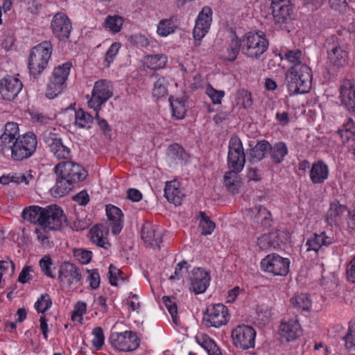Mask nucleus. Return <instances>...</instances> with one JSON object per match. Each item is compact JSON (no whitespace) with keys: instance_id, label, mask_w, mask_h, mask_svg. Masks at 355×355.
Segmentation results:
<instances>
[{"instance_id":"4","label":"nucleus","mask_w":355,"mask_h":355,"mask_svg":"<svg viewBox=\"0 0 355 355\" xmlns=\"http://www.w3.org/2000/svg\"><path fill=\"white\" fill-rule=\"evenodd\" d=\"M241 42L242 53L252 59H259L268 48V41L263 33L249 32Z\"/></svg>"},{"instance_id":"28","label":"nucleus","mask_w":355,"mask_h":355,"mask_svg":"<svg viewBox=\"0 0 355 355\" xmlns=\"http://www.w3.org/2000/svg\"><path fill=\"white\" fill-rule=\"evenodd\" d=\"M279 331L282 337L287 341L294 340L302 335V328L297 319L282 322Z\"/></svg>"},{"instance_id":"53","label":"nucleus","mask_w":355,"mask_h":355,"mask_svg":"<svg viewBox=\"0 0 355 355\" xmlns=\"http://www.w3.org/2000/svg\"><path fill=\"white\" fill-rule=\"evenodd\" d=\"M201 346L208 352L209 355H222V352L213 339L207 336L203 338Z\"/></svg>"},{"instance_id":"18","label":"nucleus","mask_w":355,"mask_h":355,"mask_svg":"<svg viewBox=\"0 0 355 355\" xmlns=\"http://www.w3.org/2000/svg\"><path fill=\"white\" fill-rule=\"evenodd\" d=\"M23 88L21 81L10 75H7L0 79V95L8 101L14 100Z\"/></svg>"},{"instance_id":"2","label":"nucleus","mask_w":355,"mask_h":355,"mask_svg":"<svg viewBox=\"0 0 355 355\" xmlns=\"http://www.w3.org/2000/svg\"><path fill=\"white\" fill-rule=\"evenodd\" d=\"M37 147V136L33 132H28L18 137L6 155H10L14 161H23L31 157L35 153Z\"/></svg>"},{"instance_id":"23","label":"nucleus","mask_w":355,"mask_h":355,"mask_svg":"<svg viewBox=\"0 0 355 355\" xmlns=\"http://www.w3.org/2000/svg\"><path fill=\"white\" fill-rule=\"evenodd\" d=\"M336 239L332 232H322L320 234H313L306 241V251L315 252L323 246H329L335 243Z\"/></svg>"},{"instance_id":"51","label":"nucleus","mask_w":355,"mask_h":355,"mask_svg":"<svg viewBox=\"0 0 355 355\" xmlns=\"http://www.w3.org/2000/svg\"><path fill=\"white\" fill-rule=\"evenodd\" d=\"M149 67L153 69L164 68L167 62V57L163 54H155L148 58Z\"/></svg>"},{"instance_id":"56","label":"nucleus","mask_w":355,"mask_h":355,"mask_svg":"<svg viewBox=\"0 0 355 355\" xmlns=\"http://www.w3.org/2000/svg\"><path fill=\"white\" fill-rule=\"evenodd\" d=\"M120 48L121 44L119 42H114L109 47L105 55V67H110V64L114 61L118 54Z\"/></svg>"},{"instance_id":"11","label":"nucleus","mask_w":355,"mask_h":355,"mask_svg":"<svg viewBox=\"0 0 355 355\" xmlns=\"http://www.w3.org/2000/svg\"><path fill=\"white\" fill-rule=\"evenodd\" d=\"M113 96L111 83L107 80H100L94 83L92 96L88 101V106L98 111L101 107Z\"/></svg>"},{"instance_id":"59","label":"nucleus","mask_w":355,"mask_h":355,"mask_svg":"<svg viewBox=\"0 0 355 355\" xmlns=\"http://www.w3.org/2000/svg\"><path fill=\"white\" fill-rule=\"evenodd\" d=\"M92 335L94 336L92 339V344L96 350L101 349L104 345L105 341L103 329L101 327L94 328L92 331Z\"/></svg>"},{"instance_id":"32","label":"nucleus","mask_w":355,"mask_h":355,"mask_svg":"<svg viewBox=\"0 0 355 355\" xmlns=\"http://www.w3.org/2000/svg\"><path fill=\"white\" fill-rule=\"evenodd\" d=\"M184 196L179 182L173 180L166 183L164 196L168 202L175 205H180Z\"/></svg>"},{"instance_id":"9","label":"nucleus","mask_w":355,"mask_h":355,"mask_svg":"<svg viewBox=\"0 0 355 355\" xmlns=\"http://www.w3.org/2000/svg\"><path fill=\"white\" fill-rule=\"evenodd\" d=\"M324 47L327 49L328 60L331 65L340 68L347 62L348 53L337 37L331 36L326 40Z\"/></svg>"},{"instance_id":"1","label":"nucleus","mask_w":355,"mask_h":355,"mask_svg":"<svg viewBox=\"0 0 355 355\" xmlns=\"http://www.w3.org/2000/svg\"><path fill=\"white\" fill-rule=\"evenodd\" d=\"M311 69L303 63L290 67L286 73L287 87L290 95L307 93L311 87Z\"/></svg>"},{"instance_id":"13","label":"nucleus","mask_w":355,"mask_h":355,"mask_svg":"<svg viewBox=\"0 0 355 355\" xmlns=\"http://www.w3.org/2000/svg\"><path fill=\"white\" fill-rule=\"evenodd\" d=\"M230 318L229 310L223 304L218 303L209 305L207 308L203 322L207 327L219 328L225 325Z\"/></svg>"},{"instance_id":"31","label":"nucleus","mask_w":355,"mask_h":355,"mask_svg":"<svg viewBox=\"0 0 355 355\" xmlns=\"http://www.w3.org/2000/svg\"><path fill=\"white\" fill-rule=\"evenodd\" d=\"M268 154L272 162L276 164H281L288 154V148L284 141H277L273 144L268 141Z\"/></svg>"},{"instance_id":"60","label":"nucleus","mask_w":355,"mask_h":355,"mask_svg":"<svg viewBox=\"0 0 355 355\" xmlns=\"http://www.w3.org/2000/svg\"><path fill=\"white\" fill-rule=\"evenodd\" d=\"M237 103L241 105L244 109L250 108L252 105L251 94L245 90L237 93Z\"/></svg>"},{"instance_id":"30","label":"nucleus","mask_w":355,"mask_h":355,"mask_svg":"<svg viewBox=\"0 0 355 355\" xmlns=\"http://www.w3.org/2000/svg\"><path fill=\"white\" fill-rule=\"evenodd\" d=\"M271 8L275 24L280 25L286 23L293 11V6L290 0H285L284 3L271 7Z\"/></svg>"},{"instance_id":"33","label":"nucleus","mask_w":355,"mask_h":355,"mask_svg":"<svg viewBox=\"0 0 355 355\" xmlns=\"http://www.w3.org/2000/svg\"><path fill=\"white\" fill-rule=\"evenodd\" d=\"M346 211L347 207L345 206L340 204L338 201H334L330 203L325 220L330 225H338Z\"/></svg>"},{"instance_id":"35","label":"nucleus","mask_w":355,"mask_h":355,"mask_svg":"<svg viewBox=\"0 0 355 355\" xmlns=\"http://www.w3.org/2000/svg\"><path fill=\"white\" fill-rule=\"evenodd\" d=\"M43 211L44 207L32 205L24 209L21 217L31 223L39 225L42 227Z\"/></svg>"},{"instance_id":"29","label":"nucleus","mask_w":355,"mask_h":355,"mask_svg":"<svg viewBox=\"0 0 355 355\" xmlns=\"http://www.w3.org/2000/svg\"><path fill=\"white\" fill-rule=\"evenodd\" d=\"M248 216L254 223L261 224L263 226L268 227L272 223V216L270 212L261 205L255 206L247 210Z\"/></svg>"},{"instance_id":"62","label":"nucleus","mask_w":355,"mask_h":355,"mask_svg":"<svg viewBox=\"0 0 355 355\" xmlns=\"http://www.w3.org/2000/svg\"><path fill=\"white\" fill-rule=\"evenodd\" d=\"M88 273L87 281L92 289H96L100 286L101 278L97 269L87 270Z\"/></svg>"},{"instance_id":"49","label":"nucleus","mask_w":355,"mask_h":355,"mask_svg":"<svg viewBox=\"0 0 355 355\" xmlns=\"http://www.w3.org/2000/svg\"><path fill=\"white\" fill-rule=\"evenodd\" d=\"M162 300L166 309L171 314L173 323L176 325H178L180 324V320L178 317V307L175 302L173 300V298L168 296H164Z\"/></svg>"},{"instance_id":"42","label":"nucleus","mask_w":355,"mask_h":355,"mask_svg":"<svg viewBox=\"0 0 355 355\" xmlns=\"http://www.w3.org/2000/svg\"><path fill=\"white\" fill-rule=\"evenodd\" d=\"M293 307L302 311H308L311 306V300L306 293L296 294L291 299Z\"/></svg>"},{"instance_id":"24","label":"nucleus","mask_w":355,"mask_h":355,"mask_svg":"<svg viewBox=\"0 0 355 355\" xmlns=\"http://www.w3.org/2000/svg\"><path fill=\"white\" fill-rule=\"evenodd\" d=\"M19 129L18 124L15 122H8L4 125L3 132L0 136V153L6 155V150L11 146L12 143L18 139Z\"/></svg>"},{"instance_id":"7","label":"nucleus","mask_w":355,"mask_h":355,"mask_svg":"<svg viewBox=\"0 0 355 355\" xmlns=\"http://www.w3.org/2000/svg\"><path fill=\"white\" fill-rule=\"evenodd\" d=\"M109 341L112 347L120 352H131L137 349L140 345V339L132 331L113 332Z\"/></svg>"},{"instance_id":"48","label":"nucleus","mask_w":355,"mask_h":355,"mask_svg":"<svg viewBox=\"0 0 355 355\" xmlns=\"http://www.w3.org/2000/svg\"><path fill=\"white\" fill-rule=\"evenodd\" d=\"M201 219L199 223L200 231L203 235L211 234L215 229V223L205 215L204 212H200Z\"/></svg>"},{"instance_id":"6","label":"nucleus","mask_w":355,"mask_h":355,"mask_svg":"<svg viewBox=\"0 0 355 355\" xmlns=\"http://www.w3.org/2000/svg\"><path fill=\"white\" fill-rule=\"evenodd\" d=\"M72 64L67 62L54 68L49 83L47 85L46 96L53 99L62 93L66 85Z\"/></svg>"},{"instance_id":"43","label":"nucleus","mask_w":355,"mask_h":355,"mask_svg":"<svg viewBox=\"0 0 355 355\" xmlns=\"http://www.w3.org/2000/svg\"><path fill=\"white\" fill-rule=\"evenodd\" d=\"M93 119V116L83 109H78L76 111L75 125L80 128H90Z\"/></svg>"},{"instance_id":"41","label":"nucleus","mask_w":355,"mask_h":355,"mask_svg":"<svg viewBox=\"0 0 355 355\" xmlns=\"http://www.w3.org/2000/svg\"><path fill=\"white\" fill-rule=\"evenodd\" d=\"M168 81L164 77H159L153 83L152 95L154 98L159 99L168 95Z\"/></svg>"},{"instance_id":"54","label":"nucleus","mask_w":355,"mask_h":355,"mask_svg":"<svg viewBox=\"0 0 355 355\" xmlns=\"http://www.w3.org/2000/svg\"><path fill=\"white\" fill-rule=\"evenodd\" d=\"M122 272L114 265L111 264L109 267L108 278L110 284L112 286H117L119 282H125V278L121 277Z\"/></svg>"},{"instance_id":"57","label":"nucleus","mask_w":355,"mask_h":355,"mask_svg":"<svg viewBox=\"0 0 355 355\" xmlns=\"http://www.w3.org/2000/svg\"><path fill=\"white\" fill-rule=\"evenodd\" d=\"M40 267L44 274L52 279L55 277V275L51 272V266L53 265V261L51 258L49 256H44L39 262Z\"/></svg>"},{"instance_id":"25","label":"nucleus","mask_w":355,"mask_h":355,"mask_svg":"<svg viewBox=\"0 0 355 355\" xmlns=\"http://www.w3.org/2000/svg\"><path fill=\"white\" fill-rule=\"evenodd\" d=\"M329 175V166L322 160L314 162L309 170V178L313 184H322Z\"/></svg>"},{"instance_id":"58","label":"nucleus","mask_w":355,"mask_h":355,"mask_svg":"<svg viewBox=\"0 0 355 355\" xmlns=\"http://www.w3.org/2000/svg\"><path fill=\"white\" fill-rule=\"evenodd\" d=\"M73 256L76 260L81 264H87L92 259V252L82 248L75 249Z\"/></svg>"},{"instance_id":"3","label":"nucleus","mask_w":355,"mask_h":355,"mask_svg":"<svg viewBox=\"0 0 355 355\" xmlns=\"http://www.w3.org/2000/svg\"><path fill=\"white\" fill-rule=\"evenodd\" d=\"M52 53V44L49 41H44L34 46L28 58L30 75L35 79L42 74L48 65Z\"/></svg>"},{"instance_id":"14","label":"nucleus","mask_w":355,"mask_h":355,"mask_svg":"<svg viewBox=\"0 0 355 355\" xmlns=\"http://www.w3.org/2000/svg\"><path fill=\"white\" fill-rule=\"evenodd\" d=\"M290 260L277 254H268L261 261L262 270L276 276H286L289 270Z\"/></svg>"},{"instance_id":"19","label":"nucleus","mask_w":355,"mask_h":355,"mask_svg":"<svg viewBox=\"0 0 355 355\" xmlns=\"http://www.w3.org/2000/svg\"><path fill=\"white\" fill-rule=\"evenodd\" d=\"M53 34L60 40H66L69 37L72 26L70 19L64 12H58L51 22Z\"/></svg>"},{"instance_id":"55","label":"nucleus","mask_w":355,"mask_h":355,"mask_svg":"<svg viewBox=\"0 0 355 355\" xmlns=\"http://www.w3.org/2000/svg\"><path fill=\"white\" fill-rule=\"evenodd\" d=\"M87 311V304L82 301H78L73 307V313L71 315V320L82 322L83 315Z\"/></svg>"},{"instance_id":"40","label":"nucleus","mask_w":355,"mask_h":355,"mask_svg":"<svg viewBox=\"0 0 355 355\" xmlns=\"http://www.w3.org/2000/svg\"><path fill=\"white\" fill-rule=\"evenodd\" d=\"M277 233L270 232L264 234L258 238L257 244L261 250H265L270 248H276L279 245Z\"/></svg>"},{"instance_id":"21","label":"nucleus","mask_w":355,"mask_h":355,"mask_svg":"<svg viewBox=\"0 0 355 355\" xmlns=\"http://www.w3.org/2000/svg\"><path fill=\"white\" fill-rule=\"evenodd\" d=\"M341 105L349 112H355V84L352 80H343L340 86Z\"/></svg>"},{"instance_id":"38","label":"nucleus","mask_w":355,"mask_h":355,"mask_svg":"<svg viewBox=\"0 0 355 355\" xmlns=\"http://www.w3.org/2000/svg\"><path fill=\"white\" fill-rule=\"evenodd\" d=\"M343 142L355 140V121L352 118H348L340 129L338 130Z\"/></svg>"},{"instance_id":"37","label":"nucleus","mask_w":355,"mask_h":355,"mask_svg":"<svg viewBox=\"0 0 355 355\" xmlns=\"http://www.w3.org/2000/svg\"><path fill=\"white\" fill-rule=\"evenodd\" d=\"M241 50V42L234 35L230 42L226 47L225 52L221 55V58L227 61H234L239 54V50Z\"/></svg>"},{"instance_id":"63","label":"nucleus","mask_w":355,"mask_h":355,"mask_svg":"<svg viewBox=\"0 0 355 355\" xmlns=\"http://www.w3.org/2000/svg\"><path fill=\"white\" fill-rule=\"evenodd\" d=\"M33 272V270L31 266H26L19 273L18 281L23 284L29 282L33 279L31 275Z\"/></svg>"},{"instance_id":"15","label":"nucleus","mask_w":355,"mask_h":355,"mask_svg":"<svg viewBox=\"0 0 355 355\" xmlns=\"http://www.w3.org/2000/svg\"><path fill=\"white\" fill-rule=\"evenodd\" d=\"M255 338V330L248 325H239L232 331L234 345L243 350L254 347Z\"/></svg>"},{"instance_id":"26","label":"nucleus","mask_w":355,"mask_h":355,"mask_svg":"<svg viewBox=\"0 0 355 355\" xmlns=\"http://www.w3.org/2000/svg\"><path fill=\"white\" fill-rule=\"evenodd\" d=\"M105 211L109 225L112 227V233L114 234H119L123 228V214L122 211L112 205H106Z\"/></svg>"},{"instance_id":"12","label":"nucleus","mask_w":355,"mask_h":355,"mask_svg":"<svg viewBox=\"0 0 355 355\" xmlns=\"http://www.w3.org/2000/svg\"><path fill=\"white\" fill-rule=\"evenodd\" d=\"M43 140L53 157L58 159H67L71 157V149L65 146L62 138L52 130L43 133Z\"/></svg>"},{"instance_id":"27","label":"nucleus","mask_w":355,"mask_h":355,"mask_svg":"<svg viewBox=\"0 0 355 355\" xmlns=\"http://www.w3.org/2000/svg\"><path fill=\"white\" fill-rule=\"evenodd\" d=\"M163 229L157 225L146 223L141 230V239L150 245L155 244L159 248L162 243Z\"/></svg>"},{"instance_id":"10","label":"nucleus","mask_w":355,"mask_h":355,"mask_svg":"<svg viewBox=\"0 0 355 355\" xmlns=\"http://www.w3.org/2000/svg\"><path fill=\"white\" fill-rule=\"evenodd\" d=\"M227 166L230 170L241 171L245 163V155L241 139L237 136L230 138L227 153Z\"/></svg>"},{"instance_id":"46","label":"nucleus","mask_w":355,"mask_h":355,"mask_svg":"<svg viewBox=\"0 0 355 355\" xmlns=\"http://www.w3.org/2000/svg\"><path fill=\"white\" fill-rule=\"evenodd\" d=\"M123 24V19L119 15H109L105 18L104 26L112 33H118Z\"/></svg>"},{"instance_id":"20","label":"nucleus","mask_w":355,"mask_h":355,"mask_svg":"<svg viewBox=\"0 0 355 355\" xmlns=\"http://www.w3.org/2000/svg\"><path fill=\"white\" fill-rule=\"evenodd\" d=\"M211 277L209 273L200 268H194L190 275L189 290L195 294H201L206 291L209 286Z\"/></svg>"},{"instance_id":"22","label":"nucleus","mask_w":355,"mask_h":355,"mask_svg":"<svg viewBox=\"0 0 355 355\" xmlns=\"http://www.w3.org/2000/svg\"><path fill=\"white\" fill-rule=\"evenodd\" d=\"M212 10L205 6L199 12L193 30V35L198 38H203L208 33L212 21Z\"/></svg>"},{"instance_id":"64","label":"nucleus","mask_w":355,"mask_h":355,"mask_svg":"<svg viewBox=\"0 0 355 355\" xmlns=\"http://www.w3.org/2000/svg\"><path fill=\"white\" fill-rule=\"evenodd\" d=\"M345 340V347L351 352H355V330L349 329L347 334L344 337Z\"/></svg>"},{"instance_id":"8","label":"nucleus","mask_w":355,"mask_h":355,"mask_svg":"<svg viewBox=\"0 0 355 355\" xmlns=\"http://www.w3.org/2000/svg\"><path fill=\"white\" fill-rule=\"evenodd\" d=\"M54 172L58 177H63L76 185L83 181L87 172L80 165L73 162H61L54 167Z\"/></svg>"},{"instance_id":"39","label":"nucleus","mask_w":355,"mask_h":355,"mask_svg":"<svg viewBox=\"0 0 355 355\" xmlns=\"http://www.w3.org/2000/svg\"><path fill=\"white\" fill-rule=\"evenodd\" d=\"M268 141L261 140L250 150L249 160L251 162H256L262 160L268 153Z\"/></svg>"},{"instance_id":"45","label":"nucleus","mask_w":355,"mask_h":355,"mask_svg":"<svg viewBox=\"0 0 355 355\" xmlns=\"http://www.w3.org/2000/svg\"><path fill=\"white\" fill-rule=\"evenodd\" d=\"M169 101L173 116L176 119H183L187 111L184 101L179 98L174 99L173 97L169 98Z\"/></svg>"},{"instance_id":"16","label":"nucleus","mask_w":355,"mask_h":355,"mask_svg":"<svg viewBox=\"0 0 355 355\" xmlns=\"http://www.w3.org/2000/svg\"><path fill=\"white\" fill-rule=\"evenodd\" d=\"M58 279L63 288H71L81 281L82 275L76 265L64 261L59 267Z\"/></svg>"},{"instance_id":"47","label":"nucleus","mask_w":355,"mask_h":355,"mask_svg":"<svg viewBox=\"0 0 355 355\" xmlns=\"http://www.w3.org/2000/svg\"><path fill=\"white\" fill-rule=\"evenodd\" d=\"M175 26L171 19L161 20L157 28V33L161 37H166L173 33L175 30Z\"/></svg>"},{"instance_id":"44","label":"nucleus","mask_w":355,"mask_h":355,"mask_svg":"<svg viewBox=\"0 0 355 355\" xmlns=\"http://www.w3.org/2000/svg\"><path fill=\"white\" fill-rule=\"evenodd\" d=\"M240 172L241 171L230 170L224 175V183L227 189L232 193L236 192L240 187V182L238 176V173Z\"/></svg>"},{"instance_id":"17","label":"nucleus","mask_w":355,"mask_h":355,"mask_svg":"<svg viewBox=\"0 0 355 355\" xmlns=\"http://www.w3.org/2000/svg\"><path fill=\"white\" fill-rule=\"evenodd\" d=\"M42 227L51 230H58L66 220L63 210L58 206L49 205L44 207Z\"/></svg>"},{"instance_id":"50","label":"nucleus","mask_w":355,"mask_h":355,"mask_svg":"<svg viewBox=\"0 0 355 355\" xmlns=\"http://www.w3.org/2000/svg\"><path fill=\"white\" fill-rule=\"evenodd\" d=\"M35 172L32 171H26L24 173H18L12 174L13 182L16 184H29L35 180Z\"/></svg>"},{"instance_id":"36","label":"nucleus","mask_w":355,"mask_h":355,"mask_svg":"<svg viewBox=\"0 0 355 355\" xmlns=\"http://www.w3.org/2000/svg\"><path fill=\"white\" fill-rule=\"evenodd\" d=\"M55 184L51 188V193L55 198L62 197L69 193L76 185L63 177H58Z\"/></svg>"},{"instance_id":"34","label":"nucleus","mask_w":355,"mask_h":355,"mask_svg":"<svg viewBox=\"0 0 355 355\" xmlns=\"http://www.w3.org/2000/svg\"><path fill=\"white\" fill-rule=\"evenodd\" d=\"M90 240L98 247L108 249L110 246L107 240L108 231L102 225H98L93 227L90 230Z\"/></svg>"},{"instance_id":"5","label":"nucleus","mask_w":355,"mask_h":355,"mask_svg":"<svg viewBox=\"0 0 355 355\" xmlns=\"http://www.w3.org/2000/svg\"><path fill=\"white\" fill-rule=\"evenodd\" d=\"M72 64L67 62L54 68L49 83L47 85L46 96L53 99L62 93L66 85Z\"/></svg>"},{"instance_id":"61","label":"nucleus","mask_w":355,"mask_h":355,"mask_svg":"<svg viewBox=\"0 0 355 355\" xmlns=\"http://www.w3.org/2000/svg\"><path fill=\"white\" fill-rule=\"evenodd\" d=\"M206 94L211 99L214 104H220L221 100L225 96L224 91L216 90L211 85L206 88Z\"/></svg>"},{"instance_id":"52","label":"nucleus","mask_w":355,"mask_h":355,"mask_svg":"<svg viewBox=\"0 0 355 355\" xmlns=\"http://www.w3.org/2000/svg\"><path fill=\"white\" fill-rule=\"evenodd\" d=\"M52 302L49 295L44 293L37 299L34 307L38 313L46 312L51 306Z\"/></svg>"}]
</instances>
